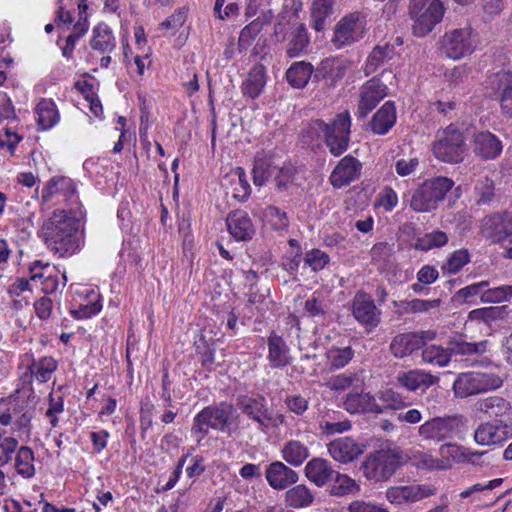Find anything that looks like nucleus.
Instances as JSON below:
<instances>
[{"instance_id":"1","label":"nucleus","mask_w":512,"mask_h":512,"mask_svg":"<svg viewBox=\"0 0 512 512\" xmlns=\"http://www.w3.org/2000/svg\"><path fill=\"white\" fill-rule=\"evenodd\" d=\"M42 234L47 247L60 256L75 253L81 244V222L78 218L56 210L43 223Z\"/></svg>"},{"instance_id":"2","label":"nucleus","mask_w":512,"mask_h":512,"mask_svg":"<svg viewBox=\"0 0 512 512\" xmlns=\"http://www.w3.org/2000/svg\"><path fill=\"white\" fill-rule=\"evenodd\" d=\"M351 125L350 113L347 110L338 113L329 123L315 119L308 124V138L312 141L323 136L329 152L338 157L348 149Z\"/></svg>"},{"instance_id":"3","label":"nucleus","mask_w":512,"mask_h":512,"mask_svg":"<svg viewBox=\"0 0 512 512\" xmlns=\"http://www.w3.org/2000/svg\"><path fill=\"white\" fill-rule=\"evenodd\" d=\"M407 461V455L399 447H382L369 453L361 468L368 480L375 482L388 480Z\"/></svg>"},{"instance_id":"4","label":"nucleus","mask_w":512,"mask_h":512,"mask_svg":"<svg viewBox=\"0 0 512 512\" xmlns=\"http://www.w3.org/2000/svg\"><path fill=\"white\" fill-rule=\"evenodd\" d=\"M235 412L233 404L226 401L204 407L194 416L191 433L200 442L209 434V428L225 432Z\"/></svg>"},{"instance_id":"5","label":"nucleus","mask_w":512,"mask_h":512,"mask_svg":"<svg viewBox=\"0 0 512 512\" xmlns=\"http://www.w3.org/2000/svg\"><path fill=\"white\" fill-rule=\"evenodd\" d=\"M445 8L440 0H410L409 15L416 37L427 36L441 22Z\"/></svg>"},{"instance_id":"6","label":"nucleus","mask_w":512,"mask_h":512,"mask_svg":"<svg viewBox=\"0 0 512 512\" xmlns=\"http://www.w3.org/2000/svg\"><path fill=\"white\" fill-rule=\"evenodd\" d=\"M453 185V180L447 177L426 180L413 192L410 207L415 212H430L436 209Z\"/></svg>"},{"instance_id":"7","label":"nucleus","mask_w":512,"mask_h":512,"mask_svg":"<svg viewBox=\"0 0 512 512\" xmlns=\"http://www.w3.org/2000/svg\"><path fill=\"white\" fill-rule=\"evenodd\" d=\"M433 152L441 161L454 164L462 162L466 152L463 133L453 125L439 131L433 143Z\"/></svg>"},{"instance_id":"8","label":"nucleus","mask_w":512,"mask_h":512,"mask_svg":"<svg viewBox=\"0 0 512 512\" xmlns=\"http://www.w3.org/2000/svg\"><path fill=\"white\" fill-rule=\"evenodd\" d=\"M501 385L502 379L493 373H463L456 378L453 390L457 397L465 398L497 389Z\"/></svg>"},{"instance_id":"9","label":"nucleus","mask_w":512,"mask_h":512,"mask_svg":"<svg viewBox=\"0 0 512 512\" xmlns=\"http://www.w3.org/2000/svg\"><path fill=\"white\" fill-rule=\"evenodd\" d=\"M236 405L242 414L257 423L260 431L267 432L270 425H275L272 410L263 395H239Z\"/></svg>"},{"instance_id":"10","label":"nucleus","mask_w":512,"mask_h":512,"mask_svg":"<svg viewBox=\"0 0 512 512\" xmlns=\"http://www.w3.org/2000/svg\"><path fill=\"white\" fill-rule=\"evenodd\" d=\"M475 296H480L483 303H497L508 300L512 297V285L489 288L488 281H481L458 290L454 295V300L463 303Z\"/></svg>"},{"instance_id":"11","label":"nucleus","mask_w":512,"mask_h":512,"mask_svg":"<svg viewBox=\"0 0 512 512\" xmlns=\"http://www.w3.org/2000/svg\"><path fill=\"white\" fill-rule=\"evenodd\" d=\"M365 34V22L358 13L343 17L335 26L331 43L336 49H342L359 41Z\"/></svg>"},{"instance_id":"12","label":"nucleus","mask_w":512,"mask_h":512,"mask_svg":"<svg viewBox=\"0 0 512 512\" xmlns=\"http://www.w3.org/2000/svg\"><path fill=\"white\" fill-rule=\"evenodd\" d=\"M440 50L446 57L457 60L474 51L471 28H459L445 33L440 41Z\"/></svg>"},{"instance_id":"13","label":"nucleus","mask_w":512,"mask_h":512,"mask_svg":"<svg viewBox=\"0 0 512 512\" xmlns=\"http://www.w3.org/2000/svg\"><path fill=\"white\" fill-rule=\"evenodd\" d=\"M487 86L498 100L502 114L512 118V72L499 70L490 74Z\"/></svg>"},{"instance_id":"14","label":"nucleus","mask_w":512,"mask_h":512,"mask_svg":"<svg viewBox=\"0 0 512 512\" xmlns=\"http://www.w3.org/2000/svg\"><path fill=\"white\" fill-rule=\"evenodd\" d=\"M435 333L432 331L407 332L396 335L389 346L390 352L395 358H405L425 346L432 340Z\"/></svg>"},{"instance_id":"15","label":"nucleus","mask_w":512,"mask_h":512,"mask_svg":"<svg viewBox=\"0 0 512 512\" xmlns=\"http://www.w3.org/2000/svg\"><path fill=\"white\" fill-rule=\"evenodd\" d=\"M352 61L339 57H327L315 68L314 81H324L329 88L335 87L351 68Z\"/></svg>"},{"instance_id":"16","label":"nucleus","mask_w":512,"mask_h":512,"mask_svg":"<svg viewBox=\"0 0 512 512\" xmlns=\"http://www.w3.org/2000/svg\"><path fill=\"white\" fill-rule=\"evenodd\" d=\"M481 235L492 243H499L512 235V215L509 212L493 213L481 220Z\"/></svg>"},{"instance_id":"17","label":"nucleus","mask_w":512,"mask_h":512,"mask_svg":"<svg viewBox=\"0 0 512 512\" xmlns=\"http://www.w3.org/2000/svg\"><path fill=\"white\" fill-rule=\"evenodd\" d=\"M387 86L378 78L368 80L360 88L359 103L356 111L358 119H364L387 96Z\"/></svg>"},{"instance_id":"18","label":"nucleus","mask_w":512,"mask_h":512,"mask_svg":"<svg viewBox=\"0 0 512 512\" xmlns=\"http://www.w3.org/2000/svg\"><path fill=\"white\" fill-rule=\"evenodd\" d=\"M352 313L355 319L369 331L380 323L381 311L376 307L371 296L365 292H358L354 296Z\"/></svg>"},{"instance_id":"19","label":"nucleus","mask_w":512,"mask_h":512,"mask_svg":"<svg viewBox=\"0 0 512 512\" xmlns=\"http://www.w3.org/2000/svg\"><path fill=\"white\" fill-rule=\"evenodd\" d=\"M329 455L341 464H348L359 458L366 445L352 437H339L327 445Z\"/></svg>"},{"instance_id":"20","label":"nucleus","mask_w":512,"mask_h":512,"mask_svg":"<svg viewBox=\"0 0 512 512\" xmlns=\"http://www.w3.org/2000/svg\"><path fill=\"white\" fill-rule=\"evenodd\" d=\"M512 438V425L488 421L481 423L474 431V440L479 445H498Z\"/></svg>"},{"instance_id":"21","label":"nucleus","mask_w":512,"mask_h":512,"mask_svg":"<svg viewBox=\"0 0 512 512\" xmlns=\"http://www.w3.org/2000/svg\"><path fill=\"white\" fill-rule=\"evenodd\" d=\"M395 380L398 386L409 392L424 393L428 388L436 384L439 378L422 369H410L399 371Z\"/></svg>"},{"instance_id":"22","label":"nucleus","mask_w":512,"mask_h":512,"mask_svg":"<svg viewBox=\"0 0 512 512\" xmlns=\"http://www.w3.org/2000/svg\"><path fill=\"white\" fill-rule=\"evenodd\" d=\"M362 164L353 156L343 157L333 169L329 180L334 188H342L357 180L361 174Z\"/></svg>"},{"instance_id":"23","label":"nucleus","mask_w":512,"mask_h":512,"mask_svg":"<svg viewBox=\"0 0 512 512\" xmlns=\"http://www.w3.org/2000/svg\"><path fill=\"white\" fill-rule=\"evenodd\" d=\"M226 224L229 233L236 241H249L256 232L252 219L244 210L231 211L226 218Z\"/></svg>"},{"instance_id":"24","label":"nucleus","mask_w":512,"mask_h":512,"mask_svg":"<svg viewBox=\"0 0 512 512\" xmlns=\"http://www.w3.org/2000/svg\"><path fill=\"white\" fill-rule=\"evenodd\" d=\"M265 478L275 490H285L298 481V473L281 461H274L266 467Z\"/></svg>"},{"instance_id":"25","label":"nucleus","mask_w":512,"mask_h":512,"mask_svg":"<svg viewBox=\"0 0 512 512\" xmlns=\"http://www.w3.org/2000/svg\"><path fill=\"white\" fill-rule=\"evenodd\" d=\"M479 410L491 421L512 425V406L502 397L492 396L481 400Z\"/></svg>"},{"instance_id":"26","label":"nucleus","mask_w":512,"mask_h":512,"mask_svg":"<svg viewBox=\"0 0 512 512\" xmlns=\"http://www.w3.org/2000/svg\"><path fill=\"white\" fill-rule=\"evenodd\" d=\"M343 408L350 414L374 413L381 414L384 409L370 393L351 392L343 400Z\"/></svg>"},{"instance_id":"27","label":"nucleus","mask_w":512,"mask_h":512,"mask_svg":"<svg viewBox=\"0 0 512 512\" xmlns=\"http://www.w3.org/2000/svg\"><path fill=\"white\" fill-rule=\"evenodd\" d=\"M434 491L426 485H408L391 487L386 492V497L393 504L416 502L433 495Z\"/></svg>"},{"instance_id":"28","label":"nucleus","mask_w":512,"mask_h":512,"mask_svg":"<svg viewBox=\"0 0 512 512\" xmlns=\"http://www.w3.org/2000/svg\"><path fill=\"white\" fill-rule=\"evenodd\" d=\"M286 55L297 58L307 54L310 44L308 30L303 23L293 24L287 34Z\"/></svg>"},{"instance_id":"29","label":"nucleus","mask_w":512,"mask_h":512,"mask_svg":"<svg viewBox=\"0 0 512 512\" xmlns=\"http://www.w3.org/2000/svg\"><path fill=\"white\" fill-rule=\"evenodd\" d=\"M502 148V142L491 132H479L474 136L473 152L484 160L495 159L501 154Z\"/></svg>"},{"instance_id":"30","label":"nucleus","mask_w":512,"mask_h":512,"mask_svg":"<svg viewBox=\"0 0 512 512\" xmlns=\"http://www.w3.org/2000/svg\"><path fill=\"white\" fill-rule=\"evenodd\" d=\"M267 359L272 368H283L290 364L289 348L284 339L272 331L267 339Z\"/></svg>"},{"instance_id":"31","label":"nucleus","mask_w":512,"mask_h":512,"mask_svg":"<svg viewBox=\"0 0 512 512\" xmlns=\"http://www.w3.org/2000/svg\"><path fill=\"white\" fill-rule=\"evenodd\" d=\"M335 471L326 459L312 458L305 466V476L318 487H323L333 479Z\"/></svg>"},{"instance_id":"32","label":"nucleus","mask_w":512,"mask_h":512,"mask_svg":"<svg viewBox=\"0 0 512 512\" xmlns=\"http://www.w3.org/2000/svg\"><path fill=\"white\" fill-rule=\"evenodd\" d=\"M396 118L394 102L387 101L373 115L369 125L374 134L385 135L395 125Z\"/></svg>"},{"instance_id":"33","label":"nucleus","mask_w":512,"mask_h":512,"mask_svg":"<svg viewBox=\"0 0 512 512\" xmlns=\"http://www.w3.org/2000/svg\"><path fill=\"white\" fill-rule=\"evenodd\" d=\"M266 81L265 67L262 64L254 65L241 85L243 95L251 99L258 98L265 88Z\"/></svg>"},{"instance_id":"34","label":"nucleus","mask_w":512,"mask_h":512,"mask_svg":"<svg viewBox=\"0 0 512 512\" xmlns=\"http://www.w3.org/2000/svg\"><path fill=\"white\" fill-rule=\"evenodd\" d=\"M315 67L307 61L293 62L286 70L285 77L289 85L295 89H303L314 79Z\"/></svg>"},{"instance_id":"35","label":"nucleus","mask_w":512,"mask_h":512,"mask_svg":"<svg viewBox=\"0 0 512 512\" xmlns=\"http://www.w3.org/2000/svg\"><path fill=\"white\" fill-rule=\"evenodd\" d=\"M452 431L450 419L436 417L426 421L419 427V435L427 440L443 441L447 439Z\"/></svg>"},{"instance_id":"36","label":"nucleus","mask_w":512,"mask_h":512,"mask_svg":"<svg viewBox=\"0 0 512 512\" xmlns=\"http://www.w3.org/2000/svg\"><path fill=\"white\" fill-rule=\"evenodd\" d=\"M90 46L101 54H109L115 49L116 39L108 25L100 23L93 29Z\"/></svg>"},{"instance_id":"37","label":"nucleus","mask_w":512,"mask_h":512,"mask_svg":"<svg viewBox=\"0 0 512 512\" xmlns=\"http://www.w3.org/2000/svg\"><path fill=\"white\" fill-rule=\"evenodd\" d=\"M75 191L72 179L64 176L53 177L43 190L42 199L47 202L54 195H63L64 199L68 200L75 194Z\"/></svg>"},{"instance_id":"38","label":"nucleus","mask_w":512,"mask_h":512,"mask_svg":"<svg viewBox=\"0 0 512 512\" xmlns=\"http://www.w3.org/2000/svg\"><path fill=\"white\" fill-rule=\"evenodd\" d=\"M282 458L293 467L301 466L310 456L309 448L299 440H289L281 449Z\"/></svg>"},{"instance_id":"39","label":"nucleus","mask_w":512,"mask_h":512,"mask_svg":"<svg viewBox=\"0 0 512 512\" xmlns=\"http://www.w3.org/2000/svg\"><path fill=\"white\" fill-rule=\"evenodd\" d=\"M394 52V47L390 44L375 46L366 60L364 68L365 74L370 75L374 73L385 62L392 59Z\"/></svg>"},{"instance_id":"40","label":"nucleus","mask_w":512,"mask_h":512,"mask_svg":"<svg viewBox=\"0 0 512 512\" xmlns=\"http://www.w3.org/2000/svg\"><path fill=\"white\" fill-rule=\"evenodd\" d=\"M314 501L313 492L304 484H298L285 493V502L292 508H304Z\"/></svg>"},{"instance_id":"41","label":"nucleus","mask_w":512,"mask_h":512,"mask_svg":"<svg viewBox=\"0 0 512 512\" xmlns=\"http://www.w3.org/2000/svg\"><path fill=\"white\" fill-rule=\"evenodd\" d=\"M449 358L452 355H473L483 353L486 349L485 342H467L463 336L458 335L451 338L447 343Z\"/></svg>"},{"instance_id":"42","label":"nucleus","mask_w":512,"mask_h":512,"mask_svg":"<svg viewBox=\"0 0 512 512\" xmlns=\"http://www.w3.org/2000/svg\"><path fill=\"white\" fill-rule=\"evenodd\" d=\"M304 311L308 317L317 323H324L328 317V305L322 295L314 292L304 304Z\"/></svg>"},{"instance_id":"43","label":"nucleus","mask_w":512,"mask_h":512,"mask_svg":"<svg viewBox=\"0 0 512 512\" xmlns=\"http://www.w3.org/2000/svg\"><path fill=\"white\" fill-rule=\"evenodd\" d=\"M15 469L23 478H31L35 474L34 453L28 446H21L14 456Z\"/></svg>"},{"instance_id":"44","label":"nucleus","mask_w":512,"mask_h":512,"mask_svg":"<svg viewBox=\"0 0 512 512\" xmlns=\"http://www.w3.org/2000/svg\"><path fill=\"white\" fill-rule=\"evenodd\" d=\"M332 480L333 483L329 487V493L332 496L342 497L354 494L359 490V485L356 481L346 474H341L335 471Z\"/></svg>"},{"instance_id":"45","label":"nucleus","mask_w":512,"mask_h":512,"mask_svg":"<svg viewBox=\"0 0 512 512\" xmlns=\"http://www.w3.org/2000/svg\"><path fill=\"white\" fill-rule=\"evenodd\" d=\"M354 354L355 352L350 346H332L326 352L329 369L338 370L345 367L352 360Z\"/></svg>"},{"instance_id":"46","label":"nucleus","mask_w":512,"mask_h":512,"mask_svg":"<svg viewBox=\"0 0 512 512\" xmlns=\"http://www.w3.org/2000/svg\"><path fill=\"white\" fill-rule=\"evenodd\" d=\"M38 114V126L47 130L54 126L58 121V111L52 101L42 100L36 107Z\"/></svg>"},{"instance_id":"47","label":"nucleus","mask_w":512,"mask_h":512,"mask_svg":"<svg viewBox=\"0 0 512 512\" xmlns=\"http://www.w3.org/2000/svg\"><path fill=\"white\" fill-rule=\"evenodd\" d=\"M475 202L477 205H488L495 198V183L488 177L477 180L474 188Z\"/></svg>"},{"instance_id":"48","label":"nucleus","mask_w":512,"mask_h":512,"mask_svg":"<svg viewBox=\"0 0 512 512\" xmlns=\"http://www.w3.org/2000/svg\"><path fill=\"white\" fill-rule=\"evenodd\" d=\"M263 29V21L260 18L254 19L246 25L240 32L238 39V49L240 52L246 51L252 44L253 40Z\"/></svg>"},{"instance_id":"49","label":"nucleus","mask_w":512,"mask_h":512,"mask_svg":"<svg viewBox=\"0 0 512 512\" xmlns=\"http://www.w3.org/2000/svg\"><path fill=\"white\" fill-rule=\"evenodd\" d=\"M422 360L426 363L444 367L450 361L449 351L447 347L443 348L441 346L430 345L423 349Z\"/></svg>"},{"instance_id":"50","label":"nucleus","mask_w":512,"mask_h":512,"mask_svg":"<svg viewBox=\"0 0 512 512\" xmlns=\"http://www.w3.org/2000/svg\"><path fill=\"white\" fill-rule=\"evenodd\" d=\"M447 242V234L443 231L437 230L431 233H427L422 238H419L415 244V247L418 250L428 251L433 248L443 247L447 244Z\"/></svg>"},{"instance_id":"51","label":"nucleus","mask_w":512,"mask_h":512,"mask_svg":"<svg viewBox=\"0 0 512 512\" xmlns=\"http://www.w3.org/2000/svg\"><path fill=\"white\" fill-rule=\"evenodd\" d=\"M275 172L273 174L274 176V184L275 188L278 192H285L288 191L289 188L293 185L296 170L292 166H283V167H276Z\"/></svg>"},{"instance_id":"52","label":"nucleus","mask_w":512,"mask_h":512,"mask_svg":"<svg viewBox=\"0 0 512 512\" xmlns=\"http://www.w3.org/2000/svg\"><path fill=\"white\" fill-rule=\"evenodd\" d=\"M276 167H273L266 158H257L253 166V181L257 186L264 185L270 176H273Z\"/></svg>"},{"instance_id":"53","label":"nucleus","mask_w":512,"mask_h":512,"mask_svg":"<svg viewBox=\"0 0 512 512\" xmlns=\"http://www.w3.org/2000/svg\"><path fill=\"white\" fill-rule=\"evenodd\" d=\"M469 262L470 254L468 250L459 249L449 256L446 263L443 264L442 269L450 274H456Z\"/></svg>"},{"instance_id":"54","label":"nucleus","mask_w":512,"mask_h":512,"mask_svg":"<svg viewBox=\"0 0 512 512\" xmlns=\"http://www.w3.org/2000/svg\"><path fill=\"white\" fill-rule=\"evenodd\" d=\"M378 398L386 405L383 408L399 411L407 406L406 398L399 392L392 389H385L378 392Z\"/></svg>"},{"instance_id":"55","label":"nucleus","mask_w":512,"mask_h":512,"mask_svg":"<svg viewBox=\"0 0 512 512\" xmlns=\"http://www.w3.org/2000/svg\"><path fill=\"white\" fill-rule=\"evenodd\" d=\"M32 374L40 382H47L51 374L57 368V362L52 357H42L37 363L32 365Z\"/></svg>"},{"instance_id":"56","label":"nucleus","mask_w":512,"mask_h":512,"mask_svg":"<svg viewBox=\"0 0 512 512\" xmlns=\"http://www.w3.org/2000/svg\"><path fill=\"white\" fill-rule=\"evenodd\" d=\"M17 447L18 440L16 438L10 436L0 438V467L5 466L14 459Z\"/></svg>"},{"instance_id":"57","label":"nucleus","mask_w":512,"mask_h":512,"mask_svg":"<svg viewBox=\"0 0 512 512\" xmlns=\"http://www.w3.org/2000/svg\"><path fill=\"white\" fill-rule=\"evenodd\" d=\"M264 215L275 230H284L289 225L286 212L281 211L276 206L267 207L265 209Z\"/></svg>"},{"instance_id":"58","label":"nucleus","mask_w":512,"mask_h":512,"mask_svg":"<svg viewBox=\"0 0 512 512\" xmlns=\"http://www.w3.org/2000/svg\"><path fill=\"white\" fill-rule=\"evenodd\" d=\"M502 317V307H486L474 309L469 313V319L479 320L485 323Z\"/></svg>"},{"instance_id":"59","label":"nucleus","mask_w":512,"mask_h":512,"mask_svg":"<svg viewBox=\"0 0 512 512\" xmlns=\"http://www.w3.org/2000/svg\"><path fill=\"white\" fill-rule=\"evenodd\" d=\"M304 262L313 271H319L329 262V256L319 249H312L305 254Z\"/></svg>"},{"instance_id":"60","label":"nucleus","mask_w":512,"mask_h":512,"mask_svg":"<svg viewBox=\"0 0 512 512\" xmlns=\"http://www.w3.org/2000/svg\"><path fill=\"white\" fill-rule=\"evenodd\" d=\"M284 403L290 412L298 416L303 415L309 406L308 399L301 394L288 395L285 398Z\"/></svg>"},{"instance_id":"61","label":"nucleus","mask_w":512,"mask_h":512,"mask_svg":"<svg viewBox=\"0 0 512 512\" xmlns=\"http://www.w3.org/2000/svg\"><path fill=\"white\" fill-rule=\"evenodd\" d=\"M456 109V101L453 99H438L430 103L431 113H438L444 118L451 119Z\"/></svg>"},{"instance_id":"62","label":"nucleus","mask_w":512,"mask_h":512,"mask_svg":"<svg viewBox=\"0 0 512 512\" xmlns=\"http://www.w3.org/2000/svg\"><path fill=\"white\" fill-rule=\"evenodd\" d=\"M351 421L345 419L343 421H322L320 428L326 435H334L336 433H344L351 429Z\"/></svg>"},{"instance_id":"63","label":"nucleus","mask_w":512,"mask_h":512,"mask_svg":"<svg viewBox=\"0 0 512 512\" xmlns=\"http://www.w3.org/2000/svg\"><path fill=\"white\" fill-rule=\"evenodd\" d=\"M481 6L485 20L490 21L503 11L505 4L503 0H482Z\"/></svg>"},{"instance_id":"64","label":"nucleus","mask_w":512,"mask_h":512,"mask_svg":"<svg viewBox=\"0 0 512 512\" xmlns=\"http://www.w3.org/2000/svg\"><path fill=\"white\" fill-rule=\"evenodd\" d=\"M441 305L440 299L422 300L413 299L407 302V308L412 313L427 312L430 309L438 308Z\"/></svg>"}]
</instances>
